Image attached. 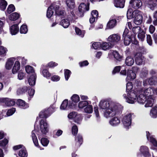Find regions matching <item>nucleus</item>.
I'll list each match as a JSON object with an SVG mask.
<instances>
[{
	"mask_svg": "<svg viewBox=\"0 0 157 157\" xmlns=\"http://www.w3.org/2000/svg\"><path fill=\"white\" fill-rule=\"evenodd\" d=\"M142 29V28L138 26L132 27V31H129L128 28H125L122 35L124 44L128 46L131 43L135 45L138 44L139 42L136 39V36Z\"/></svg>",
	"mask_w": 157,
	"mask_h": 157,
	"instance_id": "f257e3e1",
	"label": "nucleus"
},
{
	"mask_svg": "<svg viewBox=\"0 0 157 157\" xmlns=\"http://www.w3.org/2000/svg\"><path fill=\"white\" fill-rule=\"evenodd\" d=\"M99 107L105 110L104 116L106 118L113 117L118 113V105L117 102L103 100L99 103Z\"/></svg>",
	"mask_w": 157,
	"mask_h": 157,
	"instance_id": "f03ea898",
	"label": "nucleus"
},
{
	"mask_svg": "<svg viewBox=\"0 0 157 157\" xmlns=\"http://www.w3.org/2000/svg\"><path fill=\"white\" fill-rule=\"evenodd\" d=\"M78 9V12H77L76 15L73 11L71 12V16L72 17V19H76L78 18V16L79 17L83 16L85 11L89 10V4L86 5L84 3H82L79 6Z\"/></svg>",
	"mask_w": 157,
	"mask_h": 157,
	"instance_id": "7ed1b4c3",
	"label": "nucleus"
},
{
	"mask_svg": "<svg viewBox=\"0 0 157 157\" xmlns=\"http://www.w3.org/2000/svg\"><path fill=\"white\" fill-rule=\"evenodd\" d=\"M40 130L42 134L44 135L49 131V125L46 122V119H42L40 123Z\"/></svg>",
	"mask_w": 157,
	"mask_h": 157,
	"instance_id": "20e7f679",
	"label": "nucleus"
},
{
	"mask_svg": "<svg viewBox=\"0 0 157 157\" xmlns=\"http://www.w3.org/2000/svg\"><path fill=\"white\" fill-rule=\"evenodd\" d=\"M140 93L137 92L135 90H131L130 92L127 93L129 99H128L127 102L133 104L134 102L135 101L137 100L138 95Z\"/></svg>",
	"mask_w": 157,
	"mask_h": 157,
	"instance_id": "39448f33",
	"label": "nucleus"
},
{
	"mask_svg": "<svg viewBox=\"0 0 157 157\" xmlns=\"http://www.w3.org/2000/svg\"><path fill=\"white\" fill-rule=\"evenodd\" d=\"M122 121L125 128L128 129L132 122V113L128 114L124 117Z\"/></svg>",
	"mask_w": 157,
	"mask_h": 157,
	"instance_id": "423d86ee",
	"label": "nucleus"
},
{
	"mask_svg": "<svg viewBox=\"0 0 157 157\" xmlns=\"http://www.w3.org/2000/svg\"><path fill=\"white\" fill-rule=\"evenodd\" d=\"M69 118H75V122L78 124H80V121L82 119L81 115L78 114L76 112H73L70 113L68 116Z\"/></svg>",
	"mask_w": 157,
	"mask_h": 157,
	"instance_id": "0eeeda50",
	"label": "nucleus"
},
{
	"mask_svg": "<svg viewBox=\"0 0 157 157\" xmlns=\"http://www.w3.org/2000/svg\"><path fill=\"white\" fill-rule=\"evenodd\" d=\"M135 15L134 17V22L136 25H139L141 24L143 21V16L138 11H135Z\"/></svg>",
	"mask_w": 157,
	"mask_h": 157,
	"instance_id": "6e6552de",
	"label": "nucleus"
},
{
	"mask_svg": "<svg viewBox=\"0 0 157 157\" xmlns=\"http://www.w3.org/2000/svg\"><path fill=\"white\" fill-rule=\"evenodd\" d=\"M127 77L126 79L130 81H132L136 77V73L133 70H128L127 72Z\"/></svg>",
	"mask_w": 157,
	"mask_h": 157,
	"instance_id": "1a4fd4ad",
	"label": "nucleus"
},
{
	"mask_svg": "<svg viewBox=\"0 0 157 157\" xmlns=\"http://www.w3.org/2000/svg\"><path fill=\"white\" fill-rule=\"evenodd\" d=\"M140 151L144 157H149L151 154L149 152L148 148L146 146H142L140 147Z\"/></svg>",
	"mask_w": 157,
	"mask_h": 157,
	"instance_id": "9d476101",
	"label": "nucleus"
},
{
	"mask_svg": "<svg viewBox=\"0 0 157 157\" xmlns=\"http://www.w3.org/2000/svg\"><path fill=\"white\" fill-rule=\"evenodd\" d=\"M135 87V89L137 92H139V93H142L143 92V89L142 87V82L138 80H136L134 84Z\"/></svg>",
	"mask_w": 157,
	"mask_h": 157,
	"instance_id": "9b49d317",
	"label": "nucleus"
},
{
	"mask_svg": "<svg viewBox=\"0 0 157 157\" xmlns=\"http://www.w3.org/2000/svg\"><path fill=\"white\" fill-rule=\"evenodd\" d=\"M55 108V105H53L52 106H51L48 110L41 111L40 112L39 115L40 117L41 118H45L46 119L48 117L47 114L48 111H51L53 112L54 111L53 110H52V109H53V108Z\"/></svg>",
	"mask_w": 157,
	"mask_h": 157,
	"instance_id": "f8f14e48",
	"label": "nucleus"
},
{
	"mask_svg": "<svg viewBox=\"0 0 157 157\" xmlns=\"http://www.w3.org/2000/svg\"><path fill=\"white\" fill-rule=\"evenodd\" d=\"M108 41L113 45L118 42V35L114 34L111 35L108 38Z\"/></svg>",
	"mask_w": 157,
	"mask_h": 157,
	"instance_id": "ddd939ff",
	"label": "nucleus"
},
{
	"mask_svg": "<svg viewBox=\"0 0 157 157\" xmlns=\"http://www.w3.org/2000/svg\"><path fill=\"white\" fill-rule=\"evenodd\" d=\"M135 61L136 64L138 65H142L144 63L142 55L139 53H137L135 55Z\"/></svg>",
	"mask_w": 157,
	"mask_h": 157,
	"instance_id": "4468645a",
	"label": "nucleus"
},
{
	"mask_svg": "<svg viewBox=\"0 0 157 157\" xmlns=\"http://www.w3.org/2000/svg\"><path fill=\"white\" fill-rule=\"evenodd\" d=\"M113 46L110 42H103L101 43V48L103 50H106L111 48Z\"/></svg>",
	"mask_w": 157,
	"mask_h": 157,
	"instance_id": "2eb2a0df",
	"label": "nucleus"
},
{
	"mask_svg": "<svg viewBox=\"0 0 157 157\" xmlns=\"http://www.w3.org/2000/svg\"><path fill=\"white\" fill-rule=\"evenodd\" d=\"M16 104L22 108L25 109L28 108L29 106L24 101L21 99H18L16 102Z\"/></svg>",
	"mask_w": 157,
	"mask_h": 157,
	"instance_id": "dca6fc26",
	"label": "nucleus"
},
{
	"mask_svg": "<svg viewBox=\"0 0 157 157\" xmlns=\"http://www.w3.org/2000/svg\"><path fill=\"white\" fill-rule=\"evenodd\" d=\"M19 30V27L17 24L12 25L10 28V31L12 35L16 34L18 32Z\"/></svg>",
	"mask_w": 157,
	"mask_h": 157,
	"instance_id": "f3484780",
	"label": "nucleus"
},
{
	"mask_svg": "<svg viewBox=\"0 0 157 157\" xmlns=\"http://www.w3.org/2000/svg\"><path fill=\"white\" fill-rule=\"evenodd\" d=\"M146 97L144 94L140 93L137 97L136 100L138 102L143 104L146 102Z\"/></svg>",
	"mask_w": 157,
	"mask_h": 157,
	"instance_id": "a211bd4d",
	"label": "nucleus"
},
{
	"mask_svg": "<svg viewBox=\"0 0 157 157\" xmlns=\"http://www.w3.org/2000/svg\"><path fill=\"white\" fill-rule=\"evenodd\" d=\"M65 3L67 7L70 9H73L75 7L74 0H66Z\"/></svg>",
	"mask_w": 157,
	"mask_h": 157,
	"instance_id": "6ab92c4d",
	"label": "nucleus"
},
{
	"mask_svg": "<svg viewBox=\"0 0 157 157\" xmlns=\"http://www.w3.org/2000/svg\"><path fill=\"white\" fill-rule=\"evenodd\" d=\"M14 61L15 59L13 58H10L9 59L6 63V68L8 70L10 69L13 65Z\"/></svg>",
	"mask_w": 157,
	"mask_h": 157,
	"instance_id": "aec40b11",
	"label": "nucleus"
},
{
	"mask_svg": "<svg viewBox=\"0 0 157 157\" xmlns=\"http://www.w3.org/2000/svg\"><path fill=\"white\" fill-rule=\"evenodd\" d=\"M20 68V64L19 61H16L12 70V73L15 74L17 73Z\"/></svg>",
	"mask_w": 157,
	"mask_h": 157,
	"instance_id": "412c9836",
	"label": "nucleus"
},
{
	"mask_svg": "<svg viewBox=\"0 0 157 157\" xmlns=\"http://www.w3.org/2000/svg\"><path fill=\"white\" fill-rule=\"evenodd\" d=\"M55 13L57 15L64 17L65 15V11L63 10H59V6L56 5L54 7Z\"/></svg>",
	"mask_w": 157,
	"mask_h": 157,
	"instance_id": "4be33fe9",
	"label": "nucleus"
},
{
	"mask_svg": "<svg viewBox=\"0 0 157 157\" xmlns=\"http://www.w3.org/2000/svg\"><path fill=\"white\" fill-rule=\"evenodd\" d=\"M68 105V101L67 100H65L63 102L60 107L61 109L65 110L69 108H72V105Z\"/></svg>",
	"mask_w": 157,
	"mask_h": 157,
	"instance_id": "5701e85b",
	"label": "nucleus"
},
{
	"mask_svg": "<svg viewBox=\"0 0 157 157\" xmlns=\"http://www.w3.org/2000/svg\"><path fill=\"white\" fill-rule=\"evenodd\" d=\"M116 24L117 21L115 19L110 20L107 23V29H112L115 26Z\"/></svg>",
	"mask_w": 157,
	"mask_h": 157,
	"instance_id": "b1692460",
	"label": "nucleus"
},
{
	"mask_svg": "<svg viewBox=\"0 0 157 157\" xmlns=\"http://www.w3.org/2000/svg\"><path fill=\"white\" fill-rule=\"evenodd\" d=\"M133 11L132 9H129L128 10L127 13V17L128 19H130L134 17L135 15V11Z\"/></svg>",
	"mask_w": 157,
	"mask_h": 157,
	"instance_id": "393cba45",
	"label": "nucleus"
},
{
	"mask_svg": "<svg viewBox=\"0 0 157 157\" xmlns=\"http://www.w3.org/2000/svg\"><path fill=\"white\" fill-rule=\"evenodd\" d=\"M4 101L6 104L8 106H13L15 104V101L13 99L6 98H5Z\"/></svg>",
	"mask_w": 157,
	"mask_h": 157,
	"instance_id": "a878e982",
	"label": "nucleus"
},
{
	"mask_svg": "<svg viewBox=\"0 0 157 157\" xmlns=\"http://www.w3.org/2000/svg\"><path fill=\"white\" fill-rule=\"evenodd\" d=\"M150 115L153 118L157 117V106L153 107L150 110Z\"/></svg>",
	"mask_w": 157,
	"mask_h": 157,
	"instance_id": "bb28decb",
	"label": "nucleus"
},
{
	"mask_svg": "<svg viewBox=\"0 0 157 157\" xmlns=\"http://www.w3.org/2000/svg\"><path fill=\"white\" fill-rule=\"evenodd\" d=\"M36 75L33 73L29 78L28 82L30 85L33 86L35 84Z\"/></svg>",
	"mask_w": 157,
	"mask_h": 157,
	"instance_id": "cd10ccee",
	"label": "nucleus"
},
{
	"mask_svg": "<svg viewBox=\"0 0 157 157\" xmlns=\"http://www.w3.org/2000/svg\"><path fill=\"white\" fill-rule=\"evenodd\" d=\"M145 33L146 32L142 29L141 31V32L139 33L137 35V37L140 41L143 42L144 40L145 37Z\"/></svg>",
	"mask_w": 157,
	"mask_h": 157,
	"instance_id": "c85d7f7f",
	"label": "nucleus"
},
{
	"mask_svg": "<svg viewBox=\"0 0 157 157\" xmlns=\"http://www.w3.org/2000/svg\"><path fill=\"white\" fill-rule=\"evenodd\" d=\"M125 62L127 66H131L134 63V59L131 57L128 56L126 58Z\"/></svg>",
	"mask_w": 157,
	"mask_h": 157,
	"instance_id": "c756f323",
	"label": "nucleus"
},
{
	"mask_svg": "<svg viewBox=\"0 0 157 157\" xmlns=\"http://www.w3.org/2000/svg\"><path fill=\"white\" fill-rule=\"evenodd\" d=\"M153 90L151 88H148L146 89L144 91V95L146 97L151 96L153 95Z\"/></svg>",
	"mask_w": 157,
	"mask_h": 157,
	"instance_id": "7c9ffc66",
	"label": "nucleus"
},
{
	"mask_svg": "<svg viewBox=\"0 0 157 157\" xmlns=\"http://www.w3.org/2000/svg\"><path fill=\"white\" fill-rule=\"evenodd\" d=\"M36 132V131L35 130H33L32 132L31 136L34 144L36 146H37L38 145V143L37 137L35 134Z\"/></svg>",
	"mask_w": 157,
	"mask_h": 157,
	"instance_id": "2f4dec72",
	"label": "nucleus"
},
{
	"mask_svg": "<svg viewBox=\"0 0 157 157\" xmlns=\"http://www.w3.org/2000/svg\"><path fill=\"white\" fill-rule=\"evenodd\" d=\"M117 114L118 113L114 116H115V117L111 119L109 122L110 124L113 126H116L118 124V122L117 121H118V117L117 116Z\"/></svg>",
	"mask_w": 157,
	"mask_h": 157,
	"instance_id": "473e14b6",
	"label": "nucleus"
},
{
	"mask_svg": "<svg viewBox=\"0 0 157 157\" xmlns=\"http://www.w3.org/2000/svg\"><path fill=\"white\" fill-rule=\"evenodd\" d=\"M75 140L76 141V145L78 147H79L82 142V136L78 135L75 137Z\"/></svg>",
	"mask_w": 157,
	"mask_h": 157,
	"instance_id": "72a5a7b5",
	"label": "nucleus"
},
{
	"mask_svg": "<svg viewBox=\"0 0 157 157\" xmlns=\"http://www.w3.org/2000/svg\"><path fill=\"white\" fill-rule=\"evenodd\" d=\"M55 9L53 5H52L48 8L47 12V16L48 18H50L53 15V11L52 10V9Z\"/></svg>",
	"mask_w": 157,
	"mask_h": 157,
	"instance_id": "f704fd0d",
	"label": "nucleus"
},
{
	"mask_svg": "<svg viewBox=\"0 0 157 157\" xmlns=\"http://www.w3.org/2000/svg\"><path fill=\"white\" fill-rule=\"evenodd\" d=\"M60 25L63 26L64 28H66L68 27L70 25V22L67 19L62 20L60 22Z\"/></svg>",
	"mask_w": 157,
	"mask_h": 157,
	"instance_id": "c9c22d12",
	"label": "nucleus"
},
{
	"mask_svg": "<svg viewBox=\"0 0 157 157\" xmlns=\"http://www.w3.org/2000/svg\"><path fill=\"white\" fill-rule=\"evenodd\" d=\"M157 78L156 76H151L148 79V82L150 85H155L157 82Z\"/></svg>",
	"mask_w": 157,
	"mask_h": 157,
	"instance_id": "e433bc0d",
	"label": "nucleus"
},
{
	"mask_svg": "<svg viewBox=\"0 0 157 157\" xmlns=\"http://www.w3.org/2000/svg\"><path fill=\"white\" fill-rule=\"evenodd\" d=\"M147 6L151 9L153 10L154 9L155 6V4L154 3L152 0H149L146 2Z\"/></svg>",
	"mask_w": 157,
	"mask_h": 157,
	"instance_id": "4c0bfd02",
	"label": "nucleus"
},
{
	"mask_svg": "<svg viewBox=\"0 0 157 157\" xmlns=\"http://www.w3.org/2000/svg\"><path fill=\"white\" fill-rule=\"evenodd\" d=\"M147 102L145 106V107H151L153 104L154 100L152 98H149L146 99Z\"/></svg>",
	"mask_w": 157,
	"mask_h": 157,
	"instance_id": "58836bf2",
	"label": "nucleus"
},
{
	"mask_svg": "<svg viewBox=\"0 0 157 157\" xmlns=\"http://www.w3.org/2000/svg\"><path fill=\"white\" fill-rule=\"evenodd\" d=\"M18 155L20 156L21 157H27L28 154L25 148L23 147L19 151Z\"/></svg>",
	"mask_w": 157,
	"mask_h": 157,
	"instance_id": "ea45409f",
	"label": "nucleus"
},
{
	"mask_svg": "<svg viewBox=\"0 0 157 157\" xmlns=\"http://www.w3.org/2000/svg\"><path fill=\"white\" fill-rule=\"evenodd\" d=\"M19 15L17 13H14L10 14L9 16V19L12 21L16 20L19 17Z\"/></svg>",
	"mask_w": 157,
	"mask_h": 157,
	"instance_id": "a19ab883",
	"label": "nucleus"
},
{
	"mask_svg": "<svg viewBox=\"0 0 157 157\" xmlns=\"http://www.w3.org/2000/svg\"><path fill=\"white\" fill-rule=\"evenodd\" d=\"M27 86H24L18 89L17 90V94L20 95L25 93L27 91Z\"/></svg>",
	"mask_w": 157,
	"mask_h": 157,
	"instance_id": "79ce46f5",
	"label": "nucleus"
},
{
	"mask_svg": "<svg viewBox=\"0 0 157 157\" xmlns=\"http://www.w3.org/2000/svg\"><path fill=\"white\" fill-rule=\"evenodd\" d=\"M7 5V3L5 0H0V9L1 10H4Z\"/></svg>",
	"mask_w": 157,
	"mask_h": 157,
	"instance_id": "37998d69",
	"label": "nucleus"
},
{
	"mask_svg": "<svg viewBox=\"0 0 157 157\" xmlns=\"http://www.w3.org/2000/svg\"><path fill=\"white\" fill-rule=\"evenodd\" d=\"M75 31L77 35L80 36L82 37L84 36L85 33L84 31H81L79 28L77 27H75Z\"/></svg>",
	"mask_w": 157,
	"mask_h": 157,
	"instance_id": "c03bdc74",
	"label": "nucleus"
},
{
	"mask_svg": "<svg viewBox=\"0 0 157 157\" xmlns=\"http://www.w3.org/2000/svg\"><path fill=\"white\" fill-rule=\"evenodd\" d=\"M150 142H151L153 145L156 148H155L156 151H157V141L152 136H150L149 139Z\"/></svg>",
	"mask_w": 157,
	"mask_h": 157,
	"instance_id": "a18cd8bd",
	"label": "nucleus"
},
{
	"mask_svg": "<svg viewBox=\"0 0 157 157\" xmlns=\"http://www.w3.org/2000/svg\"><path fill=\"white\" fill-rule=\"evenodd\" d=\"M133 84L132 82H129L126 84V91L128 93L132 90Z\"/></svg>",
	"mask_w": 157,
	"mask_h": 157,
	"instance_id": "49530a36",
	"label": "nucleus"
},
{
	"mask_svg": "<svg viewBox=\"0 0 157 157\" xmlns=\"http://www.w3.org/2000/svg\"><path fill=\"white\" fill-rule=\"evenodd\" d=\"M85 112L88 113H92L93 111V108L92 105H88L84 109Z\"/></svg>",
	"mask_w": 157,
	"mask_h": 157,
	"instance_id": "de8ad7c7",
	"label": "nucleus"
},
{
	"mask_svg": "<svg viewBox=\"0 0 157 157\" xmlns=\"http://www.w3.org/2000/svg\"><path fill=\"white\" fill-rule=\"evenodd\" d=\"M28 31L27 26L25 25H22L20 27V32L21 33H26Z\"/></svg>",
	"mask_w": 157,
	"mask_h": 157,
	"instance_id": "09e8293b",
	"label": "nucleus"
},
{
	"mask_svg": "<svg viewBox=\"0 0 157 157\" xmlns=\"http://www.w3.org/2000/svg\"><path fill=\"white\" fill-rule=\"evenodd\" d=\"M42 69H43L42 71V74L44 77H46L47 78L49 77L51 75V74L49 73L47 69H44L43 67H42Z\"/></svg>",
	"mask_w": 157,
	"mask_h": 157,
	"instance_id": "8fccbe9b",
	"label": "nucleus"
},
{
	"mask_svg": "<svg viewBox=\"0 0 157 157\" xmlns=\"http://www.w3.org/2000/svg\"><path fill=\"white\" fill-rule=\"evenodd\" d=\"M7 51V49L2 46H0V56H4Z\"/></svg>",
	"mask_w": 157,
	"mask_h": 157,
	"instance_id": "3c124183",
	"label": "nucleus"
},
{
	"mask_svg": "<svg viewBox=\"0 0 157 157\" xmlns=\"http://www.w3.org/2000/svg\"><path fill=\"white\" fill-rule=\"evenodd\" d=\"M25 71L28 73H33L34 72V70L32 67L28 65L25 67Z\"/></svg>",
	"mask_w": 157,
	"mask_h": 157,
	"instance_id": "603ef678",
	"label": "nucleus"
},
{
	"mask_svg": "<svg viewBox=\"0 0 157 157\" xmlns=\"http://www.w3.org/2000/svg\"><path fill=\"white\" fill-rule=\"evenodd\" d=\"M88 105V102L86 101H83L79 102L78 104V107L80 108H82Z\"/></svg>",
	"mask_w": 157,
	"mask_h": 157,
	"instance_id": "864d4df0",
	"label": "nucleus"
},
{
	"mask_svg": "<svg viewBox=\"0 0 157 157\" xmlns=\"http://www.w3.org/2000/svg\"><path fill=\"white\" fill-rule=\"evenodd\" d=\"M71 71L68 69L64 70V75L66 80H67L70 76Z\"/></svg>",
	"mask_w": 157,
	"mask_h": 157,
	"instance_id": "5fc2aeb1",
	"label": "nucleus"
},
{
	"mask_svg": "<svg viewBox=\"0 0 157 157\" xmlns=\"http://www.w3.org/2000/svg\"><path fill=\"white\" fill-rule=\"evenodd\" d=\"M49 142L47 139L45 138H42L41 140V144L44 146H47L49 143Z\"/></svg>",
	"mask_w": 157,
	"mask_h": 157,
	"instance_id": "6e6d98bb",
	"label": "nucleus"
},
{
	"mask_svg": "<svg viewBox=\"0 0 157 157\" xmlns=\"http://www.w3.org/2000/svg\"><path fill=\"white\" fill-rule=\"evenodd\" d=\"M15 10V8L14 5L13 4L10 5L7 8V12L8 13H10Z\"/></svg>",
	"mask_w": 157,
	"mask_h": 157,
	"instance_id": "4d7b16f0",
	"label": "nucleus"
},
{
	"mask_svg": "<svg viewBox=\"0 0 157 157\" xmlns=\"http://www.w3.org/2000/svg\"><path fill=\"white\" fill-rule=\"evenodd\" d=\"M153 23L155 25H157V10L153 14Z\"/></svg>",
	"mask_w": 157,
	"mask_h": 157,
	"instance_id": "13d9d810",
	"label": "nucleus"
},
{
	"mask_svg": "<svg viewBox=\"0 0 157 157\" xmlns=\"http://www.w3.org/2000/svg\"><path fill=\"white\" fill-rule=\"evenodd\" d=\"M17 60L20 61L21 63V64L24 65L27 62V60L24 57H17Z\"/></svg>",
	"mask_w": 157,
	"mask_h": 157,
	"instance_id": "bf43d9fd",
	"label": "nucleus"
},
{
	"mask_svg": "<svg viewBox=\"0 0 157 157\" xmlns=\"http://www.w3.org/2000/svg\"><path fill=\"white\" fill-rule=\"evenodd\" d=\"M71 99L73 102H77L79 101L80 98L78 95L74 94L72 96Z\"/></svg>",
	"mask_w": 157,
	"mask_h": 157,
	"instance_id": "052dcab7",
	"label": "nucleus"
},
{
	"mask_svg": "<svg viewBox=\"0 0 157 157\" xmlns=\"http://www.w3.org/2000/svg\"><path fill=\"white\" fill-rule=\"evenodd\" d=\"M147 43L150 46L152 44V40L150 35H147Z\"/></svg>",
	"mask_w": 157,
	"mask_h": 157,
	"instance_id": "680f3d73",
	"label": "nucleus"
},
{
	"mask_svg": "<svg viewBox=\"0 0 157 157\" xmlns=\"http://www.w3.org/2000/svg\"><path fill=\"white\" fill-rule=\"evenodd\" d=\"M111 52V57H113L116 60V62L118 60V52L116 51L112 50Z\"/></svg>",
	"mask_w": 157,
	"mask_h": 157,
	"instance_id": "e2e57ef3",
	"label": "nucleus"
},
{
	"mask_svg": "<svg viewBox=\"0 0 157 157\" xmlns=\"http://www.w3.org/2000/svg\"><path fill=\"white\" fill-rule=\"evenodd\" d=\"M101 43L100 42H95L92 44V47L95 49H98L101 48Z\"/></svg>",
	"mask_w": 157,
	"mask_h": 157,
	"instance_id": "0e129e2a",
	"label": "nucleus"
},
{
	"mask_svg": "<svg viewBox=\"0 0 157 157\" xmlns=\"http://www.w3.org/2000/svg\"><path fill=\"white\" fill-rule=\"evenodd\" d=\"M78 132V128L76 125H74L72 128V134L74 135H75Z\"/></svg>",
	"mask_w": 157,
	"mask_h": 157,
	"instance_id": "69168bd1",
	"label": "nucleus"
},
{
	"mask_svg": "<svg viewBox=\"0 0 157 157\" xmlns=\"http://www.w3.org/2000/svg\"><path fill=\"white\" fill-rule=\"evenodd\" d=\"M16 111L15 108H13L8 110L6 114L8 116H10L13 114Z\"/></svg>",
	"mask_w": 157,
	"mask_h": 157,
	"instance_id": "338daca9",
	"label": "nucleus"
},
{
	"mask_svg": "<svg viewBox=\"0 0 157 157\" xmlns=\"http://www.w3.org/2000/svg\"><path fill=\"white\" fill-rule=\"evenodd\" d=\"M125 0H118V8H123L124 6Z\"/></svg>",
	"mask_w": 157,
	"mask_h": 157,
	"instance_id": "774afa93",
	"label": "nucleus"
}]
</instances>
